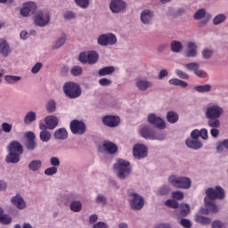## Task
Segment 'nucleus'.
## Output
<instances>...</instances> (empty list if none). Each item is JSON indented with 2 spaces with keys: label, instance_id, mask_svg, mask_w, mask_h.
Listing matches in <instances>:
<instances>
[{
  "label": "nucleus",
  "instance_id": "obj_21",
  "mask_svg": "<svg viewBox=\"0 0 228 228\" xmlns=\"http://www.w3.org/2000/svg\"><path fill=\"white\" fill-rule=\"evenodd\" d=\"M152 17H154V13L146 9L141 13V22H142V24H150L151 20H152Z\"/></svg>",
  "mask_w": 228,
  "mask_h": 228
},
{
  "label": "nucleus",
  "instance_id": "obj_22",
  "mask_svg": "<svg viewBox=\"0 0 228 228\" xmlns=\"http://www.w3.org/2000/svg\"><path fill=\"white\" fill-rule=\"evenodd\" d=\"M187 49H188L186 52L187 58H195V56H197V45H195V43L188 42Z\"/></svg>",
  "mask_w": 228,
  "mask_h": 228
},
{
  "label": "nucleus",
  "instance_id": "obj_3",
  "mask_svg": "<svg viewBox=\"0 0 228 228\" xmlns=\"http://www.w3.org/2000/svg\"><path fill=\"white\" fill-rule=\"evenodd\" d=\"M224 115V108L218 105H212L207 108L205 117L208 118L209 127H220V118Z\"/></svg>",
  "mask_w": 228,
  "mask_h": 228
},
{
  "label": "nucleus",
  "instance_id": "obj_36",
  "mask_svg": "<svg viewBox=\"0 0 228 228\" xmlns=\"http://www.w3.org/2000/svg\"><path fill=\"white\" fill-rule=\"evenodd\" d=\"M183 50V44L179 41H173L171 43V51L173 53H181Z\"/></svg>",
  "mask_w": 228,
  "mask_h": 228
},
{
  "label": "nucleus",
  "instance_id": "obj_43",
  "mask_svg": "<svg viewBox=\"0 0 228 228\" xmlns=\"http://www.w3.org/2000/svg\"><path fill=\"white\" fill-rule=\"evenodd\" d=\"M204 17H206V10L205 9H200L194 14L195 20H200L201 19H204Z\"/></svg>",
  "mask_w": 228,
  "mask_h": 228
},
{
  "label": "nucleus",
  "instance_id": "obj_20",
  "mask_svg": "<svg viewBox=\"0 0 228 228\" xmlns=\"http://www.w3.org/2000/svg\"><path fill=\"white\" fill-rule=\"evenodd\" d=\"M11 202L13 204V206H16L18 209L26 208V201H24V199L20 197V194H17L16 196L12 197Z\"/></svg>",
  "mask_w": 228,
  "mask_h": 228
},
{
  "label": "nucleus",
  "instance_id": "obj_48",
  "mask_svg": "<svg viewBox=\"0 0 228 228\" xmlns=\"http://www.w3.org/2000/svg\"><path fill=\"white\" fill-rule=\"evenodd\" d=\"M75 3L80 8H88L90 6V0H75Z\"/></svg>",
  "mask_w": 228,
  "mask_h": 228
},
{
  "label": "nucleus",
  "instance_id": "obj_49",
  "mask_svg": "<svg viewBox=\"0 0 228 228\" xmlns=\"http://www.w3.org/2000/svg\"><path fill=\"white\" fill-rule=\"evenodd\" d=\"M173 199H175L176 200H183L184 199V193L181 191H175L171 193Z\"/></svg>",
  "mask_w": 228,
  "mask_h": 228
},
{
  "label": "nucleus",
  "instance_id": "obj_51",
  "mask_svg": "<svg viewBox=\"0 0 228 228\" xmlns=\"http://www.w3.org/2000/svg\"><path fill=\"white\" fill-rule=\"evenodd\" d=\"M168 193H170V187L167 185H163L158 191L159 195H168Z\"/></svg>",
  "mask_w": 228,
  "mask_h": 228
},
{
  "label": "nucleus",
  "instance_id": "obj_55",
  "mask_svg": "<svg viewBox=\"0 0 228 228\" xmlns=\"http://www.w3.org/2000/svg\"><path fill=\"white\" fill-rule=\"evenodd\" d=\"M175 74L180 77V79H190V76L181 69H176Z\"/></svg>",
  "mask_w": 228,
  "mask_h": 228
},
{
  "label": "nucleus",
  "instance_id": "obj_11",
  "mask_svg": "<svg viewBox=\"0 0 228 228\" xmlns=\"http://www.w3.org/2000/svg\"><path fill=\"white\" fill-rule=\"evenodd\" d=\"M133 154L135 159H143V158H147L149 150L145 144L137 143L134 146Z\"/></svg>",
  "mask_w": 228,
  "mask_h": 228
},
{
  "label": "nucleus",
  "instance_id": "obj_53",
  "mask_svg": "<svg viewBox=\"0 0 228 228\" xmlns=\"http://www.w3.org/2000/svg\"><path fill=\"white\" fill-rule=\"evenodd\" d=\"M224 149L228 150V139L224 140L222 142H220L219 144H217V151L219 152H222V151H224Z\"/></svg>",
  "mask_w": 228,
  "mask_h": 228
},
{
  "label": "nucleus",
  "instance_id": "obj_60",
  "mask_svg": "<svg viewBox=\"0 0 228 228\" xmlns=\"http://www.w3.org/2000/svg\"><path fill=\"white\" fill-rule=\"evenodd\" d=\"M40 69H42V63L37 62L34 65V67L31 69V72L33 74H38V72H40Z\"/></svg>",
  "mask_w": 228,
  "mask_h": 228
},
{
  "label": "nucleus",
  "instance_id": "obj_30",
  "mask_svg": "<svg viewBox=\"0 0 228 228\" xmlns=\"http://www.w3.org/2000/svg\"><path fill=\"white\" fill-rule=\"evenodd\" d=\"M28 168L29 170H32V172H37L38 170H40V168H42V161L41 160H32L29 164H28Z\"/></svg>",
  "mask_w": 228,
  "mask_h": 228
},
{
  "label": "nucleus",
  "instance_id": "obj_40",
  "mask_svg": "<svg viewBox=\"0 0 228 228\" xmlns=\"http://www.w3.org/2000/svg\"><path fill=\"white\" fill-rule=\"evenodd\" d=\"M4 80L9 85H13V83H17V81H20V76L6 75L4 77Z\"/></svg>",
  "mask_w": 228,
  "mask_h": 228
},
{
  "label": "nucleus",
  "instance_id": "obj_62",
  "mask_svg": "<svg viewBox=\"0 0 228 228\" xmlns=\"http://www.w3.org/2000/svg\"><path fill=\"white\" fill-rule=\"evenodd\" d=\"M194 74L198 76V77H208V73L200 69V68H198V70Z\"/></svg>",
  "mask_w": 228,
  "mask_h": 228
},
{
  "label": "nucleus",
  "instance_id": "obj_41",
  "mask_svg": "<svg viewBox=\"0 0 228 228\" xmlns=\"http://www.w3.org/2000/svg\"><path fill=\"white\" fill-rule=\"evenodd\" d=\"M185 69H187V70H193L195 74L198 69H200V64H199V62H190L185 64Z\"/></svg>",
  "mask_w": 228,
  "mask_h": 228
},
{
  "label": "nucleus",
  "instance_id": "obj_38",
  "mask_svg": "<svg viewBox=\"0 0 228 228\" xmlns=\"http://www.w3.org/2000/svg\"><path fill=\"white\" fill-rule=\"evenodd\" d=\"M39 138L41 142H47L49 140H51V132L47 130H42L39 134Z\"/></svg>",
  "mask_w": 228,
  "mask_h": 228
},
{
  "label": "nucleus",
  "instance_id": "obj_7",
  "mask_svg": "<svg viewBox=\"0 0 228 228\" xmlns=\"http://www.w3.org/2000/svg\"><path fill=\"white\" fill-rule=\"evenodd\" d=\"M78 61L83 64L94 65L96 61H99V53L95 51L82 52L78 56Z\"/></svg>",
  "mask_w": 228,
  "mask_h": 228
},
{
  "label": "nucleus",
  "instance_id": "obj_25",
  "mask_svg": "<svg viewBox=\"0 0 228 228\" xmlns=\"http://www.w3.org/2000/svg\"><path fill=\"white\" fill-rule=\"evenodd\" d=\"M55 140H67L69 138V132L65 128H59L54 133Z\"/></svg>",
  "mask_w": 228,
  "mask_h": 228
},
{
  "label": "nucleus",
  "instance_id": "obj_26",
  "mask_svg": "<svg viewBox=\"0 0 228 228\" xmlns=\"http://www.w3.org/2000/svg\"><path fill=\"white\" fill-rule=\"evenodd\" d=\"M136 86L139 90L145 92L147 88H151L152 86V82L140 79L136 82Z\"/></svg>",
  "mask_w": 228,
  "mask_h": 228
},
{
  "label": "nucleus",
  "instance_id": "obj_23",
  "mask_svg": "<svg viewBox=\"0 0 228 228\" xmlns=\"http://www.w3.org/2000/svg\"><path fill=\"white\" fill-rule=\"evenodd\" d=\"M45 122L47 129H55V127L58 126V118H56V116H47L45 118Z\"/></svg>",
  "mask_w": 228,
  "mask_h": 228
},
{
  "label": "nucleus",
  "instance_id": "obj_2",
  "mask_svg": "<svg viewBox=\"0 0 228 228\" xmlns=\"http://www.w3.org/2000/svg\"><path fill=\"white\" fill-rule=\"evenodd\" d=\"M7 149L9 153L5 159L6 163H19V161H20V156L24 154V147H22V144L18 141H12Z\"/></svg>",
  "mask_w": 228,
  "mask_h": 228
},
{
  "label": "nucleus",
  "instance_id": "obj_37",
  "mask_svg": "<svg viewBox=\"0 0 228 228\" xmlns=\"http://www.w3.org/2000/svg\"><path fill=\"white\" fill-rule=\"evenodd\" d=\"M0 224L2 225H10V224H12V216L8 214H2L0 216Z\"/></svg>",
  "mask_w": 228,
  "mask_h": 228
},
{
  "label": "nucleus",
  "instance_id": "obj_63",
  "mask_svg": "<svg viewBox=\"0 0 228 228\" xmlns=\"http://www.w3.org/2000/svg\"><path fill=\"white\" fill-rule=\"evenodd\" d=\"M95 201L97 203H100V204H105L106 202V197L104 195H102V194H98L96 199H95Z\"/></svg>",
  "mask_w": 228,
  "mask_h": 228
},
{
  "label": "nucleus",
  "instance_id": "obj_52",
  "mask_svg": "<svg viewBox=\"0 0 228 228\" xmlns=\"http://www.w3.org/2000/svg\"><path fill=\"white\" fill-rule=\"evenodd\" d=\"M63 17L66 20H71V19H76V13L72 11H67L63 13Z\"/></svg>",
  "mask_w": 228,
  "mask_h": 228
},
{
  "label": "nucleus",
  "instance_id": "obj_44",
  "mask_svg": "<svg viewBox=\"0 0 228 228\" xmlns=\"http://www.w3.org/2000/svg\"><path fill=\"white\" fill-rule=\"evenodd\" d=\"M165 205L173 209H177V208H179V202L175 201V200H167L165 201Z\"/></svg>",
  "mask_w": 228,
  "mask_h": 228
},
{
  "label": "nucleus",
  "instance_id": "obj_50",
  "mask_svg": "<svg viewBox=\"0 0 228 228\" xmlns=\"http://www.w3.org/2000/svg\"><path fill=\"white\" fill-rule=\"evenodd\" d=\"M225 227H227V224L220 220H216L212 222V228H225Z\"/></svg>",
  "mask_w": 228,
  "mask_h": 228
},
{
  "label": "nucleus",
  "instance_id": "obj_33",
  "mask_svg": "<svg viewBox=\"0 0 228 228\" xmlns=\"http://www.w3.org/2000/svg\"><path fill=\"white\" fill-rule=\"evenodd\" d=\"M69 208L74 213H79L83 209V204L81 201L74 200L70 203Z\"/></svg>",
  "mask_w": 228,
  "mask_h": 228
},
{
  "label": "nucleus",
  "instance_id": "obj_56",
  "mask_svg": "<svg viewBox=\"0 0 228 228\" xmlns=\"http://www.w3.org/2000/svg\"><path fill=\"white\" fill-rule=\"evenodd\" d=\"M202 56L205 60H209V58H211V56H213V50L204 49L202 51Z\"/></svg>",
  "mask_w": 228,
  "mask_h": 228
},
{
  "label": "nucleus",
  "instance_id": "obj_58",
  "mask_svg": "<svg viewBox=\"0 0 228 228\" xmlns=\"http://www.w3.org/2000/svg\"><path fill=\"white\" fill-rule=\"evenodd\" d=\"M180 225L184 228H191V222L188 219L183 218L180 221Z\"/></svg>",
  "mask_w": 228,
  "mask_h": 228
},
{
  "label": "nucleus",
  "instance_id": "obj_46",
  "mask_svg": "<svg viewBox=\"0 0 228 228\" xmlns=\"http://www.w3.org/2000/svg\"><path fill=\"white\" fill-rule=\"evenodd\" d=\"M67 40V37L63 35L61 37H60L54 44L53 48L54 49H60L65 44V41Z\"/></svg>",
  "mask_w": 228,
  "mask_h": 228
},
{
  "label": "nucleus",
  "instance_id": "obj_29",
  "mask_svg": "<svg viewBox=\"0 0 228 228\" xmlns=\"http://www.w3.org/2000/svg\"><path fill=\"white\" fill-rule=\"evenodd\" d=\"M187 147H190L191 149H200L202 148V142L197 141V139L191 140V139H188L185 142Z\"/></svg>",
  "mask_w": 228,
  "mask_h": 228
},
{
  "label": "nucleus",
  "instance_id": "obj_18",
  "mask_svg": "<svg viewBox=\"0 0 228 228\" xmlns=\"http://www.w3.org/2000/svg\"><path fill=\"white\" fill-rule=\"evenodd\" d=\"M102 122L108 127H117L120 124V118L117 116H105Z\"/></svg>",
  "mask_w": 228,
  "mask_h": 228
},
{
  "label": "nucleus",
  "instance_id": "obj_35",
  "mask_svg": "<svg viewBox=\"0 0 228 228\" xmlns=\"http://www.w3.org/2000/svg\"><path fill=\"white\" fill-rule=\"evenodd\" d=\"M194 90L199 92V94H206L207 92H211V85L197 86L194 87Z\"/></svg>",
  "mask_w": 228,
  "mask_h": 228
},
{
  "label": "nucleus",
  "instance_id": "obj_5",
  "mask_svg": "<svg viewBox=\"0 0 228 228\" xmlns=\"http://www.w3.org/2000/svg\"><path fill=\"white\" fill-rule=\"evenodd\" d=\"M63 92L69 99H77L81 95V86L74 82H66L63 86Z\"/></svg>",
  "mask_w": 228,
  "mask_h": 228
},
{
  "label": "nucleus",
  "instance_id": "obj_10",
  "mask_svg": "<svg viewBox=\"0 0 228 228\" xmlns=\"http://www.w3.org/2000/svg\"><path fill=\"white\" fill-rule=\"evenodd\" d=\"M34 22L39 28H45L51 22V15L49 12H38L34 17Z\"/></svg>",
  "mask_w": 228,
  "mask_h": 228
},
{
  "label": "nucleus",
  "instance_id": "obj_16",
  "mask_svg": "<svg viewBox=\"0 0 228 228\" xmlns=\"http://www.w3.org/2000/svg\"><path fill=\"white\" fill-rule=\"evenodd\" d=\"M110 9L113 13H120L126 10V2L122 0H112L110 4Z\"/></svg>",
  "mask_w": 228,
  "mask_h": 228
},
{
  "label": "nucleus",
  "instance_id": "obj_27",
  "mask_svg": "<svg viewBox=\"0 0 228 228\" xmlns=\"http://www.w3.org/2000/svg\"><path fill=\"white\" fill-rule=\"evenodd\" d=\"M115 72V67L113 66H107L102 69H100L98 71V76H111V74Z\"/></svg>",
  "mask_w": 228,
  "mask_h": 228
},
{
  "label": "nucleus",
  "instance_id": "obj_12",
  "mask_svg": "<svg viewBox=\"0 0 228 228\" xmlns=\"http://www.w3.org/2000/svg\"><path fill=\"white\" fill-rule=\"evenodd\" d=\"M99 45H115L117 44V37L113 34H103L98 37Z\"/></svg>",
  "mask_w": 228,
  "mask_h": 228
},
{
  "label": "nucleus",
  "instance_id": "obj_6",
  "mask_svg": "<svg viewBox=\"0 0 228 228\" xmlns=\"http://www.w3.org/2000/svg\"><path fill=\"white\" fill-rule=\"evenodd\" d=\"M168 183L173 184L175 188L181 190H190L191 188V180L188 177L171 175L168 177Z\"/></svg>",
  "mask_w": 228,
  "mask_h": 228
},
{
  "label": "nucleus",
  "instance_id": "obj_8",
  "mask_svg": "<svg viewBox=\"0 0 228 228\" xmlns=\"http://www.w3.org/2000/svg\"><path fill=\"white\" fill-rule=\"evenodd\" d=\"M128 197L131 198L130 206L132 209H135L136 211H138L142 209V208H143L145 204V201L143 200V197L131 191H128Z\"/></svg>",
  "mask_w": 228,
  "mask_h": 228
},
{
  "label": "nucleus",
  "instance_id": "obj_34",
  "mask_svg": "<svg viewBox=\"0 0 228 228\" xmlns=\"http://www.w3.org/2000/svg\"><path fill=\"white\" fill-rule=\"evenodd\" d=\"M35 120H37V114L34 111L27 113L24 118L25 124H31V122H35Z\"/></svg>",
  "mask_w": 228,
  "mask_h": 228
},
{
  "label": "nucleus",
  "instance_id": "obj_17",
  "mask_svg": "<svg viewBox=\"0 0 228 228\" xmlns=\"http://www.w3.org/2000/svg\"><path fill=\"white\" fill-rule=\"evenodd\" d=\"M25 136L28 139L25 144L26 149H28V151H33L34 149H37V142H35V140H37V136L35 135V133L27 132Z\"/></svg>",
  "mask_w": 228,
  "mask_h": 228
},
{
  "label": "nucleus",
  "instance_id": "obj_28",
  "mask_svg": "<svg viewBox=\"0 0 228 228\" xmlns=\"http://www.w3.org/2000/svg\"><path fill=\"white\" fill-rule=\"evenodd\" d=\"M166 118L169 124H175L179 120V114L175 111H169L167 112Z\"/></svg>",
  "mask_w": 228,
  "mask_h": 228
},
{
  "label": "nucleus",
  "instance_id": "obj_45",
  "mask_svg": "<svg viewBox=\"0 0 228 228\" xmlns=\"http://www.w3.org/2000/svg\"><path fill=\"white\" fill-rule=\"evenodd\" d=\"M71 76H81L83 74V68L81 66H74L70 70Z\"/></svg>",
  "mask_w": 228,
  "mask_h": 228
},
{
  "label": "nucleus",
  "instance_id": "obj_61",
  "mask_svg": "<svg viewBox=\"0 0 228 228\" xmlns=\"http://www.w3.org/2000/svg\"><path fill=\"white\" fill-rule=\"evenodd\" d=\"M50 163L53 167H60V159H58L57 157H52L50 159Z\"/></svg>",
  "mask_w": 228,
  "mask_h": 228
},
{
  "label": "nucleus",
  "instance_id": "obj_54",
  "mask_svg": "<svg viewBox=\"0 0 228 228\" xmlns=\"http://www.w3.org/2000/svg\"><path fill=\"white\" fill-rule=\"evenodd\" d=\"M12 127L13 126H12L10 123L4 122L2 124V131H4V133H12Z\"/></svg>",
  "mask_w": 228,
  "mask_h": 228
},
{
  "label": "nucleus",
  "instance_id": "obj_57",
  "mask_svg": "<svg viewBox=\"0 0 228 228\" xmlns=\"http://www.w3.org/2000/svg\"><path fill=\"white\" fill-rule=\"evenodd\" d=\"M58 172V167H48L45 170V175H54Z\"/></svg>",
  "mask_w": 228,
  "mask_h": 228
},
{
  "label": "nucleus",
  "instance_id": "obj_4",
  "mask_svg": "<svg viewBox=\"0 0 228 228\" xmlns=\"http://www.w3.org/2000/svg\"><path fill=\"white\" fill-rule=\"evenodd\" d=\"M114 169L118 172L119 179H126L132 172L131 163L125 159H118L114 165Z\"/></svg>",
  "mask_w": 228,
  "mask_h": 228
},
{
  "label": "nucleus",
  "instance_id": "obj_42",
  "mask_svg": "<svg viewBox=\"0 0 228 228\" xmlns=\"http://www.w3.org/2000/svg\"><path fill=\"white\" fill-rule=\"evenodd\" d=\"M46 110L48 113H54V111H56V102H54V100H50L46 103Z\"/></svg>",
  "mask_w": 228,
  "mask_h": 228
},
{
  "label": "nucleus",
  "instance_id": "obj_39",
  "mask_svg": "<svg viewBox=\"0 0 228 228\" xmlns=\"http://www.w3.org/2000/svg\"><path fill=\"white\" fill-rule=\"evenodd\" d=\"M190 215V205L182 204L180 206V214L179 216H188Z\"/></svg>",
  "mask_w": 228,
  "mask_h": 228
},
{
  "label": "nucleus",
  "instance_id": "obj_64",
  "mask_svg": "<svg viewBox=\"0 0 228 228\" xmlns=\"http://www.w3.org/2000/svg\"><path fill=\"white\" fill-rule=\"evenodd\" d=\"M93 228H109L108 224L104 222H98L94 224Z\"/></svg>",
  "mask_w": 228,
  "mask_h": 228
},
{
  "label": "nucleus",
  "instance_id": "obj_47",
  "mask_svg": "<svg viewBox=\"0 0 228 228\" xmlns=\"http://www.w3.org/2000/svg\"><path fill=\"white\" fill-rule=\"evenodd\" d=\"M225 19H227L225 17V15L219 14L214 18L213 22H214L215 26H218V24H222V22H224L225 20Z\"/></svg>",
  "mask_w": 228,
  "mask_h": 228
},
{
  "label": "nucleus",
  "instance_id": "obj_59",
  "mask_svg": "<svg viewBox=\"0 0 228 228\" xmlns=\"http://www.w3.org/2000/svg\"><path fill=\"white\" fill-rule=\"evenodd\" d=\"M99 85H101V86H110V85H111V80L108 78H101L99 80Z\"/></svg>",
  "mask_w": 228,
  "mask_h": 228
},
{
  "label": "nucleus",
  "instance_id": "obj_13",
  "mask_svg": "<svg viewBox=\"0 0 228 228\" xmlns=\"http://www.w3.org/2000/svg\"><path fill=\"white\" fill-rule=\"evenodd\" d=\"M147 120L149 124H151V126H154L158 129H165L167 127L165 120H163V118L160 117L156 116V114H150L147 118Z\"/></svg>",
  "mask_w": 228,
  "mask_h": 228
},
{
  "label": "nucleus",
  "instance_id": "obj_14",
  "mask_svg": "<svg viewBox=\"0 0 228 228\" xmlns=\"http://www.w3.org/2000/svg\"><path fill=\"white\" fill-rule=\"evenodd\" d=\"M20 12L23 17H29L37 12V4L33 2L25 3Z\"/></svg>",
  "mask_w": 228,
  "mask_h": 228
},
{
  "label": "nucleus",
  "instance_id": "obj_19",
  "mask_svg": "<svg viewBox=\"0 0 228 228\" xmlns=\"http://www.w3.org/2000/svg\"><path fill=\"white\" fill-rule=\"evenodd\" d=\"M102 148L103 151H105V152H107L108 154H115L118 151V147L117 146V144L110 141L103 142Z\"/></svg>",
  "mask_w": 228,
  "mask_h": 228
},
{
  "label": "nucleus",
  "instance_id": "obj_32",
  "mask_svg": "<svg viewBox=\"0 0 228 228\" xmlns=\"http://www.w3.org/2000/svg\"><path fill=\"white\" fill-rule=\"evenodd\" d=\"M169 85L173 86H181L182 88H186L188 86V83L179 79V78H172L168 81Z\"/></svg>",
  "mask_w": 228,
  "mask_h": 228
},
{
  "label": "nucleus",
  "instance_id": "obj_1",
  "mask_svg": "<svg viewBox=\"0 0 228 228\" xmlns=\"http://www.w3.org/2000/svg\"><path fill=\"white\" fill-rule=\"evenodd\" d=\"M207 197L205 198V205L207 209H203L201 212L204 215H209L211 213H218V207L215 204V200L218 199L222 200L225 197V191L220 186H216L215 189L208 188L206 191Z\"/></svg>",
  "mask_w": 228,
  "mask_h": 228
},
{
  "label": "nucleus",
  "instance_id": "obj_31",
  "mask_svg": "<svg viewBox=\"0 0 228 228\" xmlns=\"http://www.w3.org/2000/svg\"><path fill=\"white\" fill-rule=\"evenodd\" d=\"M195 222H197V224H201V225H209V224H211V218L196 215Z\"/></svg>",
  "mask_w": 228,
  "mask_h": 228
},
{
  "label": "nucleus",
  "instance_id": "obj_24",
  "mask_svg": "<svg viewBox=\"0 0 228 228\" xmlns=\"http://www.w3.org/2000/svg\"><path fill=\"white\" fill-rule=\"evenodd\" d=\"M12 53L10 50V45L4 39H0V54L3 56H8Z\"/></svg>",
  "mask_w": 228,
  "mask_h": 228
},
{
  "label": "nucleus",
  "instance_id": "obj_15",
  "mask_svg": "<svg viewBox=\"0 0 228 228\" xmlns=\"http://www.w3.org/2000/svg\"><path fill=\"white\" fill-rule=\"evenodd\" d=\"M141 136L145 138V140H158V135L156 132L151 127V126H144L141 128Z\"/></svg>",
  "mask_w": 228,
  "mask_h": 228
},
{
  "label": "nucleus",
  "instance_id": "obj_9",
  "mask_svg": "<svg viewBox=\"0 0 228 228\" xmlns=\"http://www.w3.org/2000/svg\"><path fill=\"white\" fill-rule=\"evenodd\" d=\"M69 129L72 134H85L86 133V125L81 120L73 119L69 124Z\"/></svg>",
  "mask_w": 228,
  "mask_h": 228
}]
</instances>
